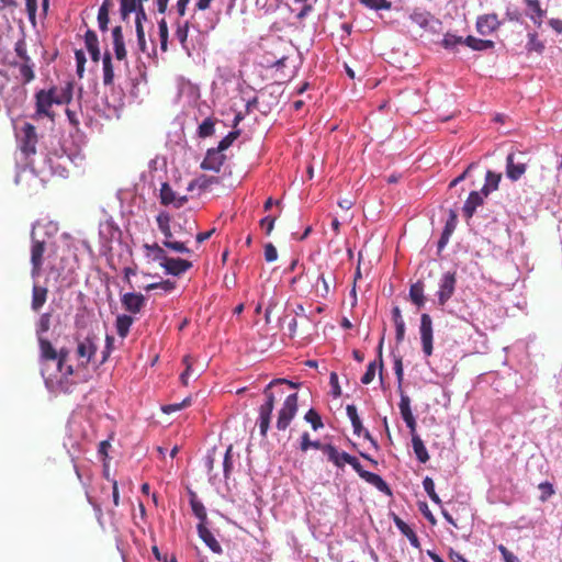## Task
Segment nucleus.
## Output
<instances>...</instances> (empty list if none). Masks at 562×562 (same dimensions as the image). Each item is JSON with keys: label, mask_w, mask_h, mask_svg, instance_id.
I'll return each instance as SVG.
<instances>
[{"label": "nucleus", "mask_w": 562, "mask_h": 562, "mask_svg": "<svg viewBox=\"0 0 562 562\" xmlns=\"http://www.w3.org/2000/svg\"><path fill=\"white\" fill-rule=\"evenodd\" d=\"M284 385L295 389L297 384L286 379H276L271 381L263 390L265 403L258 408L257 425L259 427L260 435L267 437L268 430L270 429L272 412L274 404L282 400L285 395Z\"/></svg>", "instance_id": "1"}, {"label": "nucleus", "mask_w": 562, "mask_h": 562, "mask_svg": "<svg viewBox=\"0 0 562 562\" xmlns=\"http://www.w3.org/2000/svg\"><path fill=\"white\" fill-rule=\"evenodd\" d=\"M10 82L9 76L0 71V95L4 101L7 109L10 111L12 109L20 108L25 99H26V89L23 85L14 83L11 86L9 91H5V87Z\"/></svg>", "instance_id": "2"}, {"label": "nucleus", "mask_w": 562, "mask_h": 562, "mask_svg": "<svg viewBox=\"0 0 562 562\" xmlns=\"http://www.w3.org/2000/svg\"><path fill=\"white\" fill-rule=\"evenodd\" d=\"M297 393L285 396L282 407L278 412L277 428L279 430H285L290 426L297 412Z\"/></svg>", "instance_id": "3"}, {"label": "nucleus", "mask_w": 562, "mask_h": 562, "mask_svg": "<svg viewBox=\"0 0 562 562\" xmlns=\"http://www.w3.org/2000/svg\"><path fill=\"white\" fill-rule=\"evenodd\" d=\"M345 461H347V463L350 464L352 469L359 474V476L366 482L376 487L380 492L391 494V490L387 483L380 475L363 470L356 457L347 456V458L345 457Z\"/></svg>", "instance_id": "4"}, {"label": "nucleus", "mask_w": 562, "mask_h": 562, "mask_svg": "<svg viewBox=\"0 0 562 562\" xmlns=\"http://www.w3.org/2000/svg\"><path fill=\"white\" fill-rule=\"evenodd\" d=\"M527 170V160L522 153H510L506 158V176L512 181L519 180Z\"/></svg>", "instance_id": "5"}, {"label": "nucleus", "mask_w": 562, "mask_h": 562, "mask_svg": "<svg viewBox=\"0 0 562 562\" xmlns=\"http://www.w3.org/2000/svg\"><path fill=\"white\" fill-rule=\"evenodd\" d=\"M22 136L20 138V149L25 158L36 154L37 134L36 128L31 123H25L22 126Z\"/></svg>", "instance_id": "6"}, {"label": "nucleus", "mask_w": 562, "mask_h": 562, "mask_svg": "<svg viewBox=\"0 0 562 562\" xmlns=\"http://www.w3.org/2000/svg\"><path fill=\"white\" fill-rule=\"evenodd\" d=\"M457 284V273L453 272H446L439 283V290L437 292L438 296V304L440 306H445L446 303L452 297L454 294Z\"/></svg>", "instance_id": "7"}, {"label": "nucleus", "mask_w": 562, "mask_h": 562, "mask_svg": "<svg viewBox=\"0 0 562 562\" xmlns=\"http://www.w3.org/2000/svg\"><path fill=\"white\" fill-rule=\"evenodd\" d=\"M45 241L37 240L32 237L31 245V276L33 279L37 278L42 273L43 262H44V254H45Z\"/></svg>", "instance_id": "8"}, {"label": "nucleus", "mask_w": 562, "mask_h": 562, "mask_svg": "<svg viewBox=\"0 0 562 562\" xmlns=\"http://www.w3.org/2000/svg\"><path fill=\"white\" fill-rule=\"evenodd\" d=\"M55 99L50 90L42 89L35 93V109L36 115L54 119L55 114L52 111V105L55 104Z\"/></svg>", "instance_id": "9"}, {"label": "nucleus", "mask_w": 562, "mask_h": 562, "mask_svg": "<svg viewBox=\"0 0 562 562\" xmlns=\"http://www.w3.org/2000/svg\"><path fill=\"white\" fill-rule=\"evenodd\" d=\"M419 333L423 352L426 357H429L432 355V319L429 314H422Z\"/></svg>", "instance_id": "10"}, {"label": "nucleus", "mask_w": 562, "mask_h": 562, "mask_svg": "<svg viewBox=\"0 0 562 562\" xmlns=\"http://www.w3.org/2000/svg\"><path fill=\"white\" fill-rule=\"evenodd\" d=\"M160 267L167 274L179 277L192 268V262L181 258L167 257Z\"/></svg>", "instance_id": "11"}, {"label": "nucleus", "mask_w": 562, "mask_h": 562, "mask_svg": "<svg viewBox=\"0 0 562 562\" xmlns=\"http://www.w3.org/2000/svg\"><path fill=\"white\" fill-rule=\"evenodd\" d=\"M121 302L125 311L137 314L145 306L146 299L142 293L128 292L122 295Z\"/></svg>", "instance_id": "12"}, {"label": "nucleus", "mask_w": 562, "mask_h": 562, "mask_svg": "<svg viewBox=\"0 0 562 562\" xmlns=\"http://www.w3.org/2000/svg\"><path fill=\"white\" fill-rule=\"evenodd\" d=\"M225 156L218 148H210L206 153L205 158L201 162L203 170H212L218 172L223 166Z\"/></svg>", "instance_id": "13"}, {"label": "nucleus", "mask_w": 562, "mask_h": 562, "mask_svg": "<svg viewBox=\"0 0 562 562\" xmlns=\"http://www.w3.org/2000/svg\"><path fill=\"white\" fill-rule=\"evenodd\" d=\"M501 22L498 21L497 14H484L476 20V31L481 35H488L498 29Z\"/></svg>", "instance_id": "14"}, {"label": "nucleus", "mask_w": 562, "mask_h": 562, "mask_svg": "<svg viewBox=\"0 0 562 562\" xmlns=\"http://www.w3.org/2000/svg\"><path fill=\"white\" fill-rule=\"evenodd\" d=\"M187 196H177L169 183L165 182L160 188V202L164 205L172 204L176 207H181L187 203Z\"/></svg>", "instance_id": "15"}, {"label": "nucleus", "mask_w": 562, "mask_h": 562, "mask_svg": "<svg viewBox=\"0 0 562 562\" xmlns=\"http://www.w3.org/2000/svg\"><path fill=\"white\" fill-rule=\"evenodd\" d=\"M50 92L53 93V98L55 99V104L61 105V104H69L72 100V92H74V83L72 81H67L65 86L57 88L52 87L49 88Z\"/></svg>", "instance_id": "16"}, {"label": "nucleus", "mask_w": 562, "mask_h": 562, "mask_svg": "<svg viewBox=\"0 0 562 562\" xmlns=\"http://www.w3.org/2000/svg\"><path fill=\"white\" fill-rule=\"evenodd\" d=\"M198 533L202 541L211 549L212 552L221 554L223 552L221 544L213 533L206 527V524H198Z\"/></svg>", "instance_id": "17"}, {"label": "nucleus", "mask_w": 562, "mask_h": 562, "mask_svg": "<svg viewBox=\"0 0 562 562\" xmlns=\"http://www.w3.org/2000/svg\"><path fill=\"white\" fill-rule=\"evenodd\" d=\"M486 196H484L480 191H472L467 201L464 202V205H463V215L467 217V218H471L473 216V214L475 213L476 211V207L482 205L483 202H484V199Z\"/></svg>", "instance_id": "18"}, {"label": "nucleus", "mask_w": 562, "mask_h": 562, "mask_svg": "<svg viewBox=\"0 0 562 562\" xmlns=\"http://www.w3.org/2000/svg\"><path fill=\"white\" fill-rule=\"evenodd\" d=\"M97 351V346L93 338L90 336L86 337L82 341H79L77 347V355L80 359H85L83 364H88Z\"/></svg>", "instance_id": "19"}, {"label": "nucleus", "mask_w": 562, "mask_h": 562, "mask_svg": "<svg viewBox=\"0 0 562 562\" xmlns=\"http://www.w3.org/2000/svg\"><path fill=\"white\" fill-rule=\"evenodd\" d=\"M40 359L42 363L47 361H56L58 358L57 350L53 347L52 342L46 338L38 339Z\"/></svg>", "instance_id": "20"}, {"label": "nucleus", "mask_w": 562, "mask_h": 562, "mask_svg": "<svg viewBox=\"0 0 562 562\" xmlns=\"http://www.w3.org/2000/svg\"><path fill=\"white\" fill-rule=\"evenodd\" d=\"M394 524L397 529L409 540L415 549H420V542L415 531L400 517L395 516Z\"/></svg>", "instance_id": "21"}, {"label": "nucleus", "mask_w": 562, "mask_h": 562, "mask_svg": "<svg viewBox=\"0 0 562 562\" xmlns=\"http://www.w3.org/2000/svg\"><path fill=\"white\" fill-rule=\"evenodd\" d=\"M48 290L37 284L33 285L32 289V303L31 307L34 312H38L47 300Z\"/></svg>", "instance_id": "22"}, {"label": "nucleus", "mask_w": 562, "mask_h": 562, "mask_svg": "<svg viewBox=\"0 0 562 562\" xmlns=\"http://www.w3.org/2000/svg\"><path fill=\"white\" fill-rule=\"evenodd\" d=\"M324 453L327 456L328 460L338 468H342L347 463V461H345V457L347 458V456H350L345 451L339 452L337 448L330 443L325 445Z\"/></svg>", "instance_id": "23"}, {"label": "nucleus", "mask_w": 562, "mask_h": 562, "mask_svg": "<svg viewBox=\"0 0 562 562\" xmlns=\"http://www.w3.org/2000/svg\"><path fill=\"white\" fill-rule=\"evenodd\" d=\"M189 496H190L191 509H192L193 514L195 515V517L200 520L199 524H206V520H207L206 509H205L204 505L202 504V502L198 498L196 493L193 491H190Z\"/></svg>", "instance_id": "24"}, {"label": "nucleus", "mask_w": 562, "mask_h": 562, "mask_svg": "<svg viewBox=\"0 0 562 562\" xmlns=\"http://www.w3.org/2000/svg\"><path fill=\"white\" fill-rule=\"evenodd\" d=\"M502 179L501 173H496L494 171L487 170L485 175V183L483 188L481 189V192L484 196H488V194L492 191H495L498 189L499 182Z\"/></svg>", "instance_id": "25"}, {"label": "nucleus", "mask_w": 562, "mask_h": 562, "mask_svg": "<svg viewBox=\"0 0 562 562\" xmlns=\"http://www.w3.org/2000/svg\"><path fill=\"white\" fill-rule=\"evenodd\" d=\"M425 285L424 282L418 280L413 283L409 288V299L417 306L423 307L425 304V295H424Z\"/></svg>", "instance_id": "26"}, {"label": "nucleus", "mask_w": 562, "mask_h": 562, "mask_svg": "<svg viewBox=\"0 0 562 562\" xmlns=\"http://www.w3.org/2000/svg\"><path fill=\"white\" fill-rule=\"evenodd\" d=\"M527 7L531 11L529 14V18L532 20V22L540 27L542 24V19L546 15V11L541 8L539 0H525Z\"/></svg>", "instance_id": "27"}, {"label": "nucleus", "mask_w": 562, "mask_h": 562, "mask_svg": "<svg viewBox=\"0 0 562 562\" xmlns=\"http://www.w3.org/2000/svg\"><path fill=\"white\" fill-rule=\"evenodd\" d=\"M143 247L146 250L147 257H151V259L154 261L159 262L160 266L168 257L165 249L161 246H159L157 243L145 244Z\"/></svg>", "instance_id": "28"}, {"label": "nucleus", "mask_w": 562, "mask_h": 562, "mask_svg": "<svg viewBox=\"0 0 562 562\" xmlns=\"http://www.w3.org/2000/svg\"><path fill=\"white\" fill-rule=\"evenodd\" d=\"M103 64V85L112 86L114 81V69L112 64V57L109 52H105L102 58Z\"/></svg>", "instance_id": "29"}, {"label": "nucleus", "mask_w": 562, "mask_h": 562, "mask_svg": "<svg viewBox=\"0 0 562 562\" xmlns=\"http://www.w3.org/2000/svg\"><path fill=\"white\" fill-rule=\"evenodd\" d=\"M112 7H113L112 0H103L101 7L99 8L98 23H99V27L102 32H105L108 30L109 13H110V10Z\"/></svg>", "instance_id": "30"}, {"label": "nucleus", "mask_w": 562, "mask_h": 562, "mask_svg": "<svg viewBox=\"0 0 562 562\" xmlns=\"http://www.w3.org/2000/svg\"><path fill=\"white\" fill-rule=\"evenodd\" d=\"M133 322V317L126 314H122L116 317L115 327L117 335L121 338H125L127 336Z\"/></svg>", "instance_id": "31"}, {"label": "nucleus", "mask_w": 562, "mask_h": 562, "mask_svg": "<svg viewBox=\"0 0 562 562\" xmlns=\"http://www.w3.org/2000/svg\"><path fill=\"white\" fill-rule=\"evenodd\" d=\"M176 32H175V36L176 38L179 41L181 47L183 49H189L188 48V34H189V27H190V24H189V21H184V22H180V21H177L176 23Z\"/></svg>", "instance_id": "32"}, {"label": "nucleus", "mask_w": 562, "mask_h": 562, "mask_svg": "<svg viewBox=\"0 0 562 562\" xmlns=\"http://www.w3.org/2000/svg\"><path fill=\"white\" fill-rule=\"evenodd\" d=\"M412 446L418 461L420 463H426L429 460V454L419 436H414V438H412Z\"/></svg>", "instance_id": "33"}, {"label": "nucleus", "mask_w": 562, "mask_h": 562, "mask_svg": "<svg viewBox=\"0 0 562 562\" xmlns=\"http://www.w3.org/2000/svg\"><path fill=\"white\" fill-rule=\"evenodd\" d=\"M156 221H157L159 231L165 236V240L172 238V233H171V228H170V221H171L170 215L166 212H161L157 215Z\"/></svg>", "instance_id": "34"}, {"label": "nucleus", "mask_w": 562, "mask_h": 562, "mask_svg": "<svg viewBox=\"0 0 562 562\" xmlns=\"http://www.w3.org/2000/svg\"><path fill=\"white\" fill-rule=\"evenodd\" d=\"M464 44L474 50H485L494 47V42L490 40H481L469 35L464 40Z\"/></svg>", "instance_id": "35"}, {"label": "nucleus", "mask_w": 562, "mask_h": 562, "mask_svg": "<svg viewBox=\"0 0 562 562\" xmlns=\"http://www.w3.org/2000/svg\"><path fill=\"white\" fill-rule=\"evenodd\" d=\"M347 416L349 417L351 425L353 427V432L357 436H360L363 431L362 423L359 418L357 407L355 405H347L346 407Z\"/></svg>", "instance_id": "36"}, {"label": "nucleus", "mask_w": 562, "mask_h": 562, "mask_svg": "<svg viewBox=\"0 0 562 562\" xmlns=\"http://www.w3.org/2000/svg\"><path fill=\"white\" fill-rule=\"evenodd\" d=\"M19 70H20V74H21V77H22V85H26V83H30L31 81L34 80L35 78V72H34V64L32 63V60H27L26 61H22L20 65H19Z\"/></svg>", "instance_id": "37"}, {"label": "nucleus", "mask_w": 562, "mask_h": 562, "mask_svg": "<svg viewBox=\"0 0 562 562\" xmlns=\"http://www.w3.org/2000/svg\"><path fill=\"white\" fill-rule=\"evenodd\" d=\"M313 286L315 289L316 295L323 299L327 297L330 292L329 284L324 273H317L316 282L313 284Z\"/></svg>", "instance_id": "38"}, {"label": "nucleus", "mask_w": 562, "mask_h": 562, "mask_svg": "<svg viewBox=\"0 0 562 562\" xmlns=\"http://www.w3.org/2000/svg\"><path fill=\"white\" fill-rule=\"evenodd\" d=\"M217 182H218V179L216 177H207V176L203 175V176L192 180L188 186V190L191 191L195 187L201 190H206L210 186H212L213 183H217Z\"/></svg>", "instance_id": "39"}, {"label": "nucleus", "mask_w": 562, "mask_h": 562, "mask_svg": "<svg viewBox=\"0 0 562 562\" xmlns=\"http://www.w3.org/2000/svg\"><path fill=\"white\" fill-rule=\"evenodd\" d=\"M50 319L52 314L50 313H44L40 316L37 323H36V336L37 339L44 338V334L47 333L50 328Z\"/></svg>", "instance_id": "40"}, {"label": "nucleus", "mask_w": 562, "mask_h": 562, "mask_svg": "<svg viewBox=\"0 0 562 562\" xmlns=\"http://www.w3.org/2000/svg\"><path fill=\"white\" fill-rule=\"evenodd\" d=\"M325 445L326 443H322L318 440L312 441L310 439L308 432H303V435L301 436L300 449L303 452H306L310 448L318 449V450H322L324 452Z\"/></svg>", "instance_id": "41"}, {"label": "nucleus", "mask_w": 562, "mask_h": 562, "mask_svg": "<svg viewBox=\"0 0 562 562\" xmlns=\"http://www.w3.org/2000/svg\"><path fill=\"white\" fill-rule=\"evenodd\" d=\"M215 120L212 117L205 119L200 125L198 130V135L201 138H205L212 136L214 134Z\"/></svg>", "instance_id": "42"}, {"label": "nucleus", "mask_w": 562, "mask_h": 562, "mask_svg": "<svg viewBox=\"0 0 562 562\" xmlns=\"http://www.w3.org/2000/svg\"><path fill=\"white\" fill-rule=\"evenodd\" d=\"M304 419L306 423L311 424L314 430H318L324 427L321 415L314 408L306 412Z\"/></svg>", "instance_id": "43"}, {"label": "nucleus", "mask_w": 562, "mask_h": 562, "mask_svg": "<svg viewBox=\"0 0 562 562\" xmlns=\"http://www.w3.org/2000/svg\"><path fill=\"white\" fill-rule=\"evenodd\" d=\"M359 2L371 10H390L392 3L387 0H359Z\"/></svg>", "instance_id": "44"}, {"label": "nucleus", "mask_w": 562, "mask_h": 562, "mask_svg": "<svg viewBox=\"0 0 562 562\" xmlns=\"http://www.w3.org/2000/svg\"><path fill=\"white\" fill-rule=\"evenodd\" d=\"M162 245L175 252L191 254V250L186 246L184 241H178L170 238L168 240H164Z\"/></svg>", "instance_id": "45"}, {"label": "nucleus", "mask_w": 562, "mask_h": 562, "mask_svg": "<svg viewBox=\"0 0 562 562\" xmlns=\"http://www.w3.org/2000/svg\"><path fill=\"white\" fill-rule=\"evenodd\" d=\"M398 407H400V412H401L403 419H408V418L414 417L412 409H411V400L403 392L401 393V401H400Z\"/></svg>", "instance_id": "46"}, {"label": "nucleus", "mask_w": 562, "mask_h": 562, "mask_svg": "<svg viewBox=\"0 0 562 562\" xmlns=\"http://www.w3.org/2000/svg\"><path fill=\"white\" fill-rule=\"evenodd\" d=\"M526 48L528 52H537L541 54L544 49V44L538 38L536 33H529Z\"/></svg>", "instance_id": "47"}, {"label": "nucleus", "mask_w": 562, "mask_h": 562, "mask_svg": "<svg viewBox=\"0 0 562 562\" xmlns=\"http://www.w3.org/2000/svg\"><path fill=\"white\" fill-rule=\"evenodd\" d=\"M423 487L425 490V492L428 494L429 498L436 503V504H440L441 501L438 496V494L436 493L435 491V483L432 481L431 477L429 476H426L423 481Z\"/></svg>", "instance_id": "48"}, {"label": "nucleus", "mask_w": 562, "mask_h": 562, "mask_svg": "<svg viewBox=\"0 0 562 562\" xmlns=\"http://www.w3.org/2000/svg\"><path fill=\"white\" fill-rule=\"evenodd\" d=\"M138 7V0H121V16L123 20H126L127 16L137 10Z\"/></svg>", "instance_id": "49"}, {"label": "nucleus", "mask_w": 562, "mask_h": 562, "mask_svg": "<svg viewBox=\"0 0 562 562\" xmlns=\"http://www.w3.org/2000/svg\"><path fill=\"white\" fill-rule=\"evenodd\" d=\"M159 37H160V48L162 52H166L168 48V25L165 19H161L158 22Z\"/></svg>", "instance_id": "50"}, {"label": "nucleus", "mask_w": 562, "mask_h": 562, "mask_svg": "<svg viewBox=\"0 0 562 562\" xmlns=\"http://www.w3.org/2000/svg\"><path fill=\"white\" fill-rule=\"evenodd\" d=\"M459 44H464V40L462 38V36H457L450 33L445 34L441 41V45L446 49H452Z\"/></svg>", "instance_id": "51"}, {"label": "nucleus", "mask_w": 562, "mask_h": 562, "mask_svg": "<svg viewBox=\"0 0 562 562\" xmlns=\"http://www.w3.org/2000/svg\"><path fill=\"white\" fill-rule=\"evenodd\" d=\"M240 135V131L239 130H234L232 132H229L217 145L216 148H218L221 151H224L226 150L227 148H229L232 146V144L234 143L235 139L238 138V136Z\"/></svg>", "instance_id": "52"}, {"label": "nucleus", "mask_w": 562, "mask_h": 562, "mask_svg": "<svg viewBox=\"0 0 562 562\" xmlns=\"http://www.w3.org/2000/svg\"><path fill=\"white\" fill-rule=\"evenodd\" d=\"M176 288V282L175 281H171V280H164V281H160V282H156V283H150L148 284L145 290L146 291H151V290H156V289H160L162 290L164 292H171L173 291Z\"/></svg>", "instance_id": "53"}, {"label": "nucleus", "mask_w": 562, "mask_h": 562, "mask_svg": "<svg viewBox=\"0 0 562 562\" xmlns=\"http://www.w3.org/2000/svg\"><path fill=\"white\" fill-rule=\"evenodd\" d=\"M85 44L87 50H93L99 48V40L94 31L88 30L85 34Z\"/></svg>", "instance_id": "54"}, {"label": "nucleus", "mask_w": 562, "mask_h": 562, "mask_svg": "<svg viewBox=\"0 0 562 562\" xmlns=\"http://www.w3.org/2000/svg\"><path fill=\"white\" fill-rule=\"evenodd\" d=\"M182 362L186 366V370L180 375V380H181V383L187 386L188 385V379H189V376L191 375V372H192V364H193L192 358L190 356H184Z\"/></svg>", "instance_id": "55"}, {"label": "nucleus", "mask_w": 562, "mask_h": 562, "mask_svg": "<svg viewBox=\"0 0 562 562\" xmlns=\"http://www.w3.org/2000/svg\"><path fill=\"white\" fill-rule=\"evenodd\" d=\"M376 367H378L376 361H372L368 364L367 371L364 372V374L361 378V382L363 384H369L373 381V379L375 376Z\"/></svg>", "instance_id": "56"}, {"label": "nucleus", "mask_w": 562, "mask_h": 562, "mask_svg": "<svg viewBox=\"0 0 562 562\" xmlns=\"http://www.w3.org/2000/svg\"><path fill=\"white\" fill-rule=\"evenodd\" d=\"M14 50L22 61L32 60L26 52V43L24 40H19L14 45Z\"/></svg>", "instance_id": "57"}, {"label": "nucleus", "mask_w": 562, "mask_h": 562, "mask_svg": "<svg viewBox=\"0 0 562 562\" xmlns=\"http://www.w3.org/2000/svg\"><path fill=\"white\" fill-rule=\"evenodd\" d=\"M539 490L541 491L540 501L546 502L549 497L554 494L553 485L549 482H542L539 484Z\"/></svg>", "instance_id": "58"}, {"label": "nucleus", "mask_w": 562, "mask_h": 562, "mask_svg": "<svg viewBox=\"0 0 562 562\" xmlns=\"http://www.w3.org/2000/svg\"><path fill=\"white\" fill-rule=\"evenodd\" d=\"M75 58L77 61V74L80 78H82L83 71H85V64H86L85 53L80 49L76 50Z\"/></svg>", "instance_id": "59"}, {"label": "nucleus", "mask_w": 562, "mask_h": 562, "mask_svg": "<svg viewBox=\"0 0 562 562\" xmlns=\"http://www.w3.org/2000/svg\"><path fill=\"white\" fill-rule=\"evenodd\" d=\"M452 231H453V227H451L449 224H447L439 240H438V250L439 251H441L446 247Z\"/></svg>", "instance_id": "60"}, {"label": "nucleus", "mask_w": 562, "mask_h": 562, "mask_svg": "<svg viewBox=\"0 0 562 562\" xmlns=\"http://www.w3.org/2000/svg\"><path fill=\"white\" fill-rule=\"evenodd\" d=\"M25 7H26L29 20L32 23H35L36 11H37V0H25Z\"/></svg>", "instance_id": "61"}, {"label": "nucleus", "mask_w": 562, "mask_h": 562, "mask_svg": "<svg viewBox=\"0 0 562 562\" xmlns=\"http://www.w3.org/2000/svg\"><path fill=\"white\" fill-rule=\"evenodd\" d=\"M278 258V251L276 249V247L272 245V244H267L265 246V259L266 261L268 262H272L274 260H277Z\"/></svg>", "instance_id": "62"}, {"label": "nucleus", "mask_w": 562, "mask_h": 562, "mask_svg": "<svg viewBox=\"0 0 562 562\" xmlns=\"http://www.w3.org/2000/svg\"><path fill=\"white\" fill-rule=\"evenodd\" d=\"M113 46H114V53H115V57L117 60H123L126 58V49H125V43L124 41L122 42H116V43H113Z\"/></svg>", "instance_id": "63"}, {"label": "nucleus", "mask_w": 562, "mask_h": 562, "mask_svg": "<svg viewBox=\"0 0 562 562\" xmlns=\"http://www.w3.org/2000/svg\"><path fill=\"white\" fill-rule=\"evenodd\" d=\"M57 355H58V358L56 359V361H57V370L58 371H63V368H64V364L67 361L69 351L67 349H65V348H61L59 351H57Z\"/></svg>", "instance_id": "64"}]
</instances>
